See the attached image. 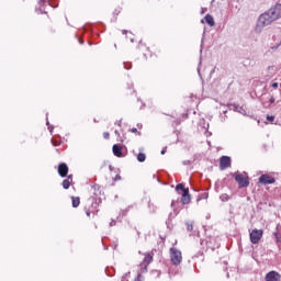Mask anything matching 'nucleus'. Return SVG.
Wrapping results in <instances>:
<instances>
[{
  "label": "nucleus",
  "instance_id": "obj_1",
  "mask_svg": "<svg viewBox=\"0 0 281 281\" xmlns=\"http://www.w3.org/2000/svg\"><path fill=\"white\" fill-rule=\"evenodd\" d=\"M278 19H281V3H277L259 16L256 32H262V27L271 25Z\"/></svg>",
  "mask_w": 281,
  "mask_h": 281
},
{
  "label": "nucleus",
  "instance_id": "obj_2",
  "mask_svg": "<svg viewBox=\"0 0 281 281\" xmlns=\"http://www.w3.org/2000/svg\"><path fill=\"white\" fill-rule=\"evenodd\" d=\"M170 258L172 265H175L176 267L181 265V260H183V257L181 256V250L177 248H170Z\"/></svg>",
  "mask_w": 281,
  "mask_h": 281
},
{
  "label": "nucleus",
  "instance_id": "obj_3",
  "mask_svg": "<svg viewBox=\"0 0 281 281\" xmlns=\"http://www.w3.org/2000/svg\"><path fill=\"white\" fill-rule=\"evenodd\" d=\"M235 181H237L239 188H249V177L245 178L241 173H234Z\"/></svg>",
  "mask_w": 281,
  "mask_h": 281
},
{
  "label": "nucleus",
  "instance_id": "obj_4",
  "mask_svg": "<svg viewBox=\"0 0 281 281\" xmlns=\"http://www.w3.org/2000/svg\"><path fill=\"white\" fill-rule=\"evenodd\" d=\"M262 234L263 231L262 229H254L250 233V243H252V245H258V243H260V239L262 238Z\"/></svg>",
  "mask_w": 281,
  "mask_h": 281
},
{
  "label": "nucleus",
  "instance_id": "obj_5",
  "mask_svg": "<svg viewBox=\"0 0 281 281\" xmlns=\"http://www.w3.org/2000/svg\"><path fill=\"white\" fill-rule=\"evenodd\" d=\"M259 183H261L262 186H271L276 183V178H273V176L263 173L259 177Z\"/></svg>",
  "mask_w": 281,
  "mask_h": 281
},
{
  "label": "nucleus",
  "instance_id": "obj_6",
  "mask_svg": "<svg viewBox=\"0 0 281 281\" xmlns=\"http://www.w3.org/2000/svg\"><path fill=\"white\" fill-rule=\"evenodd\" d=\"M226 168H232V157L222 156L220 158V169L226 170Z\"/></svg>",
  "mask_w": 281,
  "mask_h": 281
},
{
  "label": "nucleus",
  "instance_id": "obj_7",
  "mask_svg": "<svg viewBox=\"0 0 281 281\" xmlns=\"http://www.w3.org/2000/svg\"><path fill=\"white\" fill-rule=\"evenodd\" d=\"M266 281H281V274L278 271H270L265 277Z\"/></svg>",
  "mask_w": 281,
  "mask_h": 281
},
{
  "label": "nucleus",
  "instance_id": "obj_8",
  "mask_svg": "<svg viewBox=\"0 0 281 281\" xmlns=\"http://www.w3.org/2000/svg\"><path fill=\"white\" fill-rule=\"evenodd\" d=\"M57 170H58L59 177L61 178H65L67 177V175H69V167L65 162L59 164Z\"/></svg>",
  "mask_w": 281,
  "mask_h": 281
},
{
  "label": "nucleus",
  "instance_id": "obj_9",
  "mask_svg": "<svg viewBox=\"0 0 281 281\" xmlns=\"http://www.w3.org/2000/svg\"><path fill=\"white\" fill-rule=\"evenodd\" d=\"M122 146L119 144H114L112 147V153L114 155V157H124V155L122 154Z\"/></svg>",
  "mask_w": 281,
  "mask_h": 281
},
{
  "label": "nucleus",
  "instance_id": "obj_10",
  "mask_svg": "<svg viewBox=\"0 0 281 281\" xmlns=\"http://www.w3.org/2000/svg\"><path fill=\"white\" fill-rule=\"evenodd\" d=\"M192 201V198L190 195V191H184L181 196V203L182 205H189V203Z\"/></svg>",
  "mask_w": 281,
  "mask_h": 281
},
{
  "label": "nucleus",
  "instance_id": "obj_11",
  "mask_svg": "<svg viewBox=\"0 0 281 281\" xmlns=\"http://www.w3.org/2000/svg\"><path fill=\"white\" fill-rule=\"evenodd\" d=\"M204 21L210 25V27H214V25H216V22H214V16H212V14H206L204 16Z\"/></svg>",
  "mask_w": 281,
  "mask_h": 281
},
{
  "label": "nucleus",
  "instance_id": "obj_12",
  "mask_svg": "<svg viewBox=\"0 0 281 281\" xmlns=\"http://www.w3.org/2000/svg\"><path fill=\"white\" fill-rule=\"evenodd\" d=\"M233 106L234 111H237V113H240L241 115H247V111L243 106L237 104H233Z\"/></svg>",
  "mask_w": 281,
  "mask_h": 281
},
{
  "label": "nucleus",
  "instance_id": "obj_13",
  "mask_svg": "<svg viewBox=\"0 0 281 281\" xmlns=\"http://www.w3.org/2000/svg\"><path fill=\"white\" fill-rule=\"evenodd\" d=\"M179 190H181L182 194L186 193V191H190V189L186 188V186L183 183H178L176 186V191L179 192Z\"/></svg>",
  "mask_w": 281,
  "mask_h": 281
},
{
  "label": "nucleus",
  "instance_id": "obj_14",
  "mask_svg": "<svg viewBox=\"0 0 281 281\" xmlns=\"http://www.w3.org/2000/svg\"><path fill=\"white\" fill-rule=\"evenodd\" d=\"M72 207H78L80 205V196H71Z\"/></svg>",
  "mask_w": 281,
  "mask_h": 281
},
{
  "label": "nucleus",
  "instance_id": "obj_15",
  "mask_svg": "<svg viewBox=\"0 0 281 281\" xmlns=\"http://www.w3.org/2000/svg\"><path fill=\"white\" fill-rule=\"evenodd\" d=\"M144 261L146 262L145 265H147V267H148V265H150L153 262V255L146 254Z\"/></svg>",
  "mask_w": 281,
  "mask_h": 281
},
{
  "label": "nucleus",
  "instance_id": "obj_16",
  "mask_svg": "<svg viewBox=\"0 0 281 281\" xmlns=\"http://www.w3.org/2000/svg\"><path fill=\"white\" fill-rule=\"evenodd\" d=\"M137 161H139V164H144V161H146V154L139 153L137 155Z\"/></svg>",
  "mask_w": 281,
  "mask_h": 281
},
{
  "label": "nucleus",
  "instance_id": "obj_17",
  "mask_svg": "<svg viewBox=\"0 0 281 281\" xmlns=\"http://www.w3.org/2000/svg\"><path fill=\"white\" fill-rule=\"evenodd\" d=\"M63 188H64V190H69V188H70V186H71V181H69V179H65L64 181H63Z\"/></svg>",
  "mask_w": 281,
  "mask_h": 281
},
{
  "label": "nucleus",
  "instance_id": "obj_18",
  "mask_svg": "<svg viewBox=\"0 0 281 281\" xmlns=\"http://www.w3.org/2000/svg\"><path fill=\"white\" fill-rule=\"evenodd\" d=\"M187 231L192 232L194 229V222H186Z\"/></svg>",
  "mask_w": 281,
  "mask_h": 281
},
{
  "label": "nucleus",
  "instance_id": "obj_19",
  "mask_svg": "<svg viewBox=\"0 0 281 281\" xmlns=\"http://www.w3.org/2000/svg\"><path fill=\"white\" fill-rule=\"evenodd\" d=\"M209 196H210V193H207V192L201 193L198 198V201H203L204 199H207Z\"/></svg>",
  "mask_w": 281,
  "mask_h": 281
},
{
  "label": "nucleus",
  "instance_id": "obj_20",
  "mask_svg": "<svg viewBox=\"0 0 281 281\" xmlns=\"http://www.w3.org/2000/svg\"><path fill=\"white\" fill-rule=\"evenodd\" d=\"M148 209H149V212H151L153 214H155V212H157V206H155V204L153 203H148Z\"/></svg>",
  "mask_w": 281,
  "mask_h": 281
},
{
  "label": "nucleus",
  "instance_id": "obj_21",
  "mask_svg": "<svg viewBox=\"0 0 281 281\" xmlns=\"http://www.w3.org/2000/svg\"><path fill=\"white\" fill-rule=\"evenodd\" d=\"M221 201L227 202L229 201V195L227 193H224L220 196Z\"/></svg>",
  "mask_w": 281,
  "mask_h": 281
},
{
  "label": "nucleus",
  "instance_id": "obj_22",
  "mask_svg": "<svg viewBox=\"0 0 281 281\" xmlns=\"http://www.w3.org/2000/svg\"><path fill=\"white\" fill-rule=\"evenodd\" d=\"M274 238H276V240H277V243H281V235H280V233H274Z\"/></svg>",
  "mask_w": 281,
  "mask_h": 281
},
{
  "label": "nucleus",
  "instance_id": "obj_23",
  "mask_svg": "<svg viewBox=\"0 0 281 281\" xmlns=\"http://www.w3.org/2000/svg\"><path fill=\"white\" fill-rule=\"evenodd\" d=\"M148 272V265H145L140 268V273H147Z\"/></svg>",
  "mask_w": 281,
  "mask_h": 281
},
{
  "label": "nucleus",
  "instance_id": "obj_24",
  "mask_svg": "<svg viewBox=\"0 0 281 281\" xmlns=\"http://www.w3.org/2000/svg\"><path fill=\"white\" fill-rule=\"evenodd\" d=\"M267 121L268 122H274L276 121V116L274 115H267Z\"/></svg>",
  "mask_w": 281,
  "mask_h": 281
},
{
  "label": "nucleus",
  "instance_id": "obj_25",
  "mask_svg": "<svg viewBox=\"0 0 281 281\" xmlns=\"http://www.w3.org/2000/svg\"><path fill=\"white\" fill-rule=\"evenodd\" d=\"M131 133H137V135H142V132L137 131V127H133Z\"/></svg>",
  "mask_w": 281,
  "mask_h": 281
},
{
  "label": "nucleus",
  "instance_id": "obj_26",
  "mask_svg": "<svg viewBox=\"0 0 281 281\" xmlns=\"http://www.w3.org/2000/svg\"><path fill=\"white\" fill-rule=\"evenodd\" d=\"M183 166H192V161L191 160H183Z\"/></svg>",
  "mask_w": 281,
  "mask_h": 281
},
{
  "label": "nucleus",
  "instance_id": "obj_27",
  "mask_svg": "<svg viewBox=\"0 0 281 281\" xmlns=\"http://www.w3.org/2000/svg\"><path fill=\"white\" fill-rule=\"evenodd\" d=\"M103 137L104 139H109V137H111V134L109 132H104Z\"/></svg>",
  "mask_w": 281,
  "mask_h": 281
},
{
  "label": "nucleus",
  "instance_id": "obj_28",
  "mask_svg": "<svg viewBox=\"0 0 281 281\" xmlns=\"http://www.w3.org/2000/svg\"><path fill=\"white\" fill-rule=\"evenodd\" d=\"M113 181H122V176L116 175L113 179Z\"/></svg>",
  "mask_w": 281,
  "mask_h": 281
},
{
  "label": "nucleus",
  "instance_id": "obj_29",
  "mask_svg": "<svg viewBox=\"0 0 281 281\" xmlns=\"http://www.w3.org/2000/svg\"><path fill=\"white\" fill-rule=\"evenodd\" d=\"M132 67H133L132 64H128V66H127V64L124 63V69H131Z\"/></svg>",
  "mask_w": 281,
  "mask_h": 281
},
{
  "label": "nucleus",
  "instance_id": "obj_30",
  "mask_svg": "<svg viewBox=\"0 0 281 281\" xmlns=\"http://www.w3.org/2000/svg\"><path fill=\"white\" fill-rule=\"evenodd\" d=\"M134 281H142V273H138L137 278Z\"/></svg>",
  "mask_w": 281,
  "mask_h": 281
},
{
  "label": "nucleus",
  "instance_id": "obj_31",
  "mask_svg": "<svg viewBox=\"0 0 281 281\" xmlns=\"http://www.w3.org/2000/svg\"><path fill=\"white\" fill-rule=\"evenodd\" d=\"M67 179H68V181H74V176L72 175H69V176H67Z\"/></svg>",
  "mask_w": 281,
  "mask_h": 281
},
{
  "label": "nucleus",
  "instance_id": "obj_32",
  "mask_svg": "<svg viewBox=\"0 0 281 281\" xmlns=\"http://www.w3.org/2000/svg\"><path fill=\"white\" fill-rule=\"evenodd\" d=\"M269 102H270V104H273L276 102V98L271 97Z\"/></svg>",
  "mask_w": 281,
  "mask_h": 281
},
{
  "label": "nucleus",
  "instance_id": "obj_33",
  "mask_svg": "<svg viewBox=\"0 0 281 281\" xmlns=\"http://www.w3.org/2000/svg\"><path fill=\"white\" fill-rule=\"evenodd\" d=\"M109 170H110L111 172H113V170H115V167H114L113 165H110V166H109Z\"/></svg>",
  "mask_w": 281,
  "mask_h": 281
},
{
  "label": "nucleus",
  "instance_id": "obj_34",
  "mask_svg": "<svg viewBox=\"0 0 281 281\" xmlns=\"http://www.w3.org/2000/svg\"><path fill=\"white\" fill-rule=\"evenodd\" d=\"M92 207H98V201L95 200L94 202H92Z\"/></svg>",
  "mask_w": 281,
  "mask_h": 281
},
{
  "label": "nucleus",
  "instance_id": "obj_35",
  "mask_svg": "<svg viewBox=\"0 0 281 281\" xmlns=\"http://www.w3.org/2000/svg\"><path fill=\"white\" fill-rule=\"evenodd\" d=\"M278 86H279L278 82H273V83H272V88H273V89H278Z\"/></svg>",
  "mask_w": 281,
  "mask_h": 281
},
{
  "label": "nucleus",
  "instance_id": "obj_36",
  "mask_svg": "<svg viewBox=\"0 0 281 281\" xmlns=\"http://www.w3.org/2000/svg\"><path fill=\"white\" fill-rule=\"evenodd\" d=\"M166 153H167V148H164V149H161V151H160L161 155H166Z\"/></svg>",
  "mask_w": 281,
  "mask_h": 281
},
{
  "label": "nucleus",
  "instance_id": "obj_37",
  "mask_svg": "<svg viewBox=\"0 0 281 281\" xmlns=\"http://www.w3.org/2000/svg\"><path fill=\"white\" fill-rule=\"evenodd\" d=\"M86 215H87V216H91V211H90V210H87V211H86Z\"/></svg>",
  "mask_w": 281,
  "mask_h": 281
},
{
  "label": "nucleus",
  "instance_id": "obj_38",
  "mask_svg": "<svg viewBox=\"0 0 281 281\" xmlns=\"http://www.w3.org/2000/svg\"><path fill=\"white\" fill-rule=\"evenodd\" d=\"M115 225V221L112 220V222H110V227H113Z\"/></svg>",
  "mask_w": 281,
  "mask_h": 281
},
{
  "label": "nucleus",
  "instance_id": "obj_39",
  "mask_svg": "<svg viewBox=\"0 0 281 281\" xmlns=\"http://www.w3.org/2000/svg\"><path fill=\"white\" fill-rule=\"evenodd\" d=\"M122 34H128V31L127 30H123Z\"/></svg>",
  "mask_w": 281,
  "mask_h": 281
},
{
  "label": "nucleus",
  "instance_id": "obj_40",
  "mask_svg": "<svg viewBox=\"0 0 281 281\" xmlns=\"http://www.w3.org/2000/svg\"><path fill=\"white\" fill-rule=\"evenodd\" d=\"M45 3V0H40V5H43Z\"/></svg>",
  "mask_w": 281,
  "mask_h": 281
},
{
  "label": "nucleus",
  "instance_id": "obj_41",
  "mask_svg": "<svg viewBox=\"0 0 281 281\" xmlns=\"http://www.w3.org/2000/svg\"><path fill=\"white\" fill-rule=\"evenodd\" d=\"M80 45H85V41L79 40Z\"/></svg>",
  "mask_w": 281,
  "mask_h": 281
},
{
  "label": "nucleus",
  "instance_id": "obj_42",
  "mask_svg": "<svg viewBox=\"0 0 281 281\" xmlns=\"http://www.w3.org/2000/svg\"><path fill=\"white\" fill-rule=\"evenodd\" d=\"M46 124L47 126H49V120L47 119V116H46Z\"/></svg>",
  "mask_w": 281,
  "mask_h": 281
},
{
  "label": "nucleus",
  "instance_id": "obj_43",
  "mask_svg": "<svg viewBox=\"0 0 281 281\" xmlns=\"http://www.w3.org/2000/svg\"><path fill=\"white\" fill-rule=\"evenodd\" d=\"M48 130H49L50 133H52V131H54V127H53V126H48Z\"/></svg>",
  "mask_w": 281,
  "mask_h": 281
},
{
  "label": "nucleus",
  "instance_id": "obj_44",
  "mask_svg": "<svg viewBox=\"0 0 281 281\" xmlns=\"http://www.w3.org/2000/svg\"><path fill=\"white\" fill-rule=\"evenodd\" d=\"M115 135H120V131L115 130L114 131Z\"/></svg>",
  "mask_w": 281,
  "mask_h": 281
},
{
  "label": "nucleus",
  "instance_id": "obj_45",
  "mask_svg": "<svg viewBox=\"0 0 281 281\" xmlns=\"http://www.w3.org/2000/svg\"><path fill=\"white\" fill-rule=\"evenodd\" d=\"M117 126H122V121H119Z\"/></svg>",
  "mask_w": 281,
  "mask_h": 281
},
{
  "label": "nucleus",
  "instance_id": "obj_46",
  "mask_svg": "<svg viewBox=\"0 0 281 281\" xmlns=\"http://www.w3.org/2000/svg\"><path fill=\"white\" fill-rule=\"evenodd\" d=\"M171 207H175V201L171 202Z\"/></svg>",
  "mask_w": 281,
  "mask_h": 281
},
{
  "label": "nucleus",
  "instance_id": "obj_47",
  "mask_svg": "<svg viewBox=\"0 0 281 281\" xmlns=\"http://www.w3.org/2000/svg\"><path fill=\"white\" fill-rule=\"evenodd\" d=\"M134 42V40L133 38H131V43H133Z\"/></svg>",
  "mask_w": 281,
  "mask_h": 281
},
{
  "label": "nucleus",
  "instance_id": "obj_48",
  "mask_svg": "<svg viewBox=\"0 0 281 281\" xmlns=\"http://www.w3.org/2000/svg\"><path fill=\"white\" fill-rule=\"evenodd\" d=\"M139 234H140V233H139V232H137V235H138V236H139Z\"/></svg>",
  "mask_w": 281,
  "mask_h": 281
},
{
  "label": "nucleus",
  "instance_id": "obj_49",
  "mask_svg": "<svg viewBox=\"0 0 281 281\" xmlns=\"http://www.w3.org/2000/svg\"><path fill=\"white\" fill-rule=\"evenodd\" d=\"M131 272L126 273L125 276H128Z\"/></svg>",
  "mask_w": 281,
  "mask_h": 281
}]
</instances>
